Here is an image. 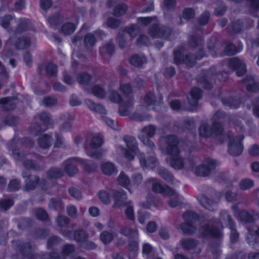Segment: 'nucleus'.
I'll use <instances>...</instances> for the list:
<instances>
[{
  "mask_svg": "<svg viewBox=\"0 0 259 259\" xmlns=\"http://www.w3.org/2000/svg\"><path fill=\"white\" fill-rule=\"evenodd\" d=\"M159 175L168 183L174 184V178L172 175L166 168L160 167L158 169Z\"/></svg>",
  "mask_w": 259,
  "mask_h": 259,
  "instance_id": "58836bf2",
  "label": "nucleus"
},
{
  "mask_svg": "<svg viewBox=\"0 0 259 259\" xmlns=\"http://www.w3.org/2000/svg\"><path fill=\"white\" fill-rule=\"evenodd\" d=\"M103 143L102 138L98 135H94L90 143V147L84 148L87 154L96 159H100L102 157V153L96 149L100 147Z\"/></svg>",
  "mask_w": 259,
  "mask_h": 259,
  "instance_id": "4468645a",
  "label": "nucleus"
},
{
  "mask_svg": "<svg viewBox=\"0 0 259 259\" xmlns=\"http://www.w3.org/2000/svg\"><path fill=\"white\" fill-rule=\"evenodd\" d=\"M27 148L32 146L33 145V142L27 138H23L21 140L18 139H13L7 144V148L12 150V156L16 161L22 162L24 167L27 169L38 170L40 169V166L35 162L33 160L29 159V158H34L40 160L41 156L37 154L30 153L26 154L20 149H16L19 145Z\"/></svg>",
  "mask_w": 259,
  "mask_h": 259,
  "instance_id": "f03ea898",
  "label": "nucleus"
},
{
  "mask_svg": "<svg viewBox=\"0 0 259 259\" xmlns=\"http://www.w3.org/2000/svg\"><path fill=\"white\" fill-rule=\"evenodd\" d=\"M222 217L224 216L223 215H225L228 218L229 227L230 230V238L231 242L233 243L236 242L238 239L239 235L235 228V224L234 221L225 212H222Z\"/></svg>",
  "mask_w": 259,
  "mask_h": 259,
  "instance_id": "c85d7f7f",
  "label": "nucleus"
},
{
  "mask_svg": "<svg viewBox=\"0 0 259 259\" xmlns=\"http://www.w3.org/2000/svg\"><path fill=\"white\" fill-rule=\"evenodd\" d=\"M220 67H212L210 68V70L209 72L207 73V75L210 74L212 76V77L213 78V76H217V77L220 80H225L227 78L228 76V73L226 72H224V74L225 76L224 77V79L221 78L220 76L221 73V70H220Z\"/></svg>",
  "mask_w": 259,
  "mask_h": 259,
  "instance_id": "5fc2aeb1",
  "label": "nucleus"
},
{
  "mask_svg": "<svg viewBox=\"0 0 259 259\" xmlns=\"http://www.w3.org/2000/svg\"><path fill=\"white\" fill-rule=\"evenodd\" d=\"M52 137L48 134H44L38 139V144L41 148H49L52 145Z\"/></svg>",
  "mask_w": 259,
  "mask_h": 259,
  "instance_id": "72a5a7b5",
  "label": "nucleus"
},
{
  "mask_svg": "<svg viewBox=\"0 0 259 259\" xmlns=\"http://www.w3.org/2000/svg\"><path fill=\"white\" fill-rule=\"evenodd\" d=\"M197 199L201 206L210 211L215 210L219 202V197L211 200L204 194L199 195Z\"/></svg>",
  "mask_w": 259,
  "mask_h": 259,
  "instance_id": "5701e85b",
  "label": "nucleus"
},
{
  "mask_svg": "<svg viewBox=\"0 0 259 259\" xmlns=\"http://www.w3.org/2000/svg\"><path fill=\"white\" fill-rule=\"evenodd\" d=\"M114 198L115 205L118 207L125 206V214L128 219L133 221L135 219L134 211L132 202L126 201V195L123 190H114L112 192Z\"/></svg>",
  "mask_w": 259,
  "mask_h": 259,
  "instance_id": "6e6552de",
  "label": "nucleus"
},
{
  "mask_svg": "<svg viewBox=\"0 0 259 259\" xmlns=\"http://www.w3.org/2000/svg\"><path fill=\"white\" fill-rule=\"evenodd\" d=\"M166 196L171 197L168 201V204L170 207H175L182 203V197L180 196L174 190V194L171 195H167Z\"/></svg>",
  "mask_w": 259,
  "mask_h": 259,
  "instance_id": "c03bdc74",
  "label": "nucleus"
},
{
  "mask_svg": "<svg viewBox=\"0 0 259 259\" xmlns=\"http://www.w3.org/2000/svg\"><path fill=\"white\" fill-rule=\"evenodd\" d=\"M76 28L75 25L71 22L64 23L61 28V32L65 35H70Z\"/></svg>",
  "mask_w": 259,
  "mask_h": 259,
  "instance_id": "a18cd8bd",
  "label": "nucleus"
},
{
  "mask_svg": "<svg viewBox=\"0 0 259 259\" xmlns=\"http://www.w3.org/2000/svg\"><path fill=\"white\" fill-rule=\"evenodd\" d=\"M85 103L88 108L92 111L99 113L101 114H106L107 111L105 108L101 105L97 104L90 99L85 100Z\"/></svg>",
  "mask_w": 259,
  "mask_h": 259,
  "instance_id": "c756f323",
  "label": "nucleus"
},
{
  "mask_svg": "<svg viewBox=\"0 0 259 259\" xmlns=\"http://www.w3.org/2000/svg\"><path fill=\"white\" fill-rule=\"evenodd\" d=\"M119 90L124 96V99L119 105V114L122 116H128L131 113L134 106L132 87L130 83L121 84Z\"/></svg>",
  "mask_w": 259,
  "mask_h": 259,
  "instance_id": "0eeeda50",
  "label": "nucleus"
},
{
  "mask_svg": "<svg viewBox=\"0 0 259 259\" xmlns=\"http://www.w3.org/2000/svg\"><path fill=\"white\" fill-rule=\"evenodd\" d=\"M78 158H79L73 157L69 158L63 163L64 170L68 175L72 176L77 172L78 169L75 164V161H78Z\"/></svg>",
  "mask_w": 259,
  "mask_h": 259,
  "instance_id": "bb28decb",
  "label": "nucleus"
},
{
  "mask_svg": "<svg viewBox=\"0 0 259 259\" xmlns=\"http://www.w3.org/2000/svg\"><path fill=\"white\" fill-rule=\"evenodd\" d=\"M60 120L62 121L59 126L60 131L65 133L69 132L74 120L73 115L69 113H63L60 116Z\"/></svg>",
  "mask_w": 259,
  "mask_h": 259,
  "instance_id": "4be33fe9",
  "label": "nucleus"
},
{
  "mask_svg": "<svg viewBox=\"0 0 259 259\" xmlns=\"http://www.w3.org/2000/svg\"><path fill=\"white\" fill-rule=\"evenodd\" d=\"M40 123H36L30 128V133L32 135L37 136L40 133L45 132L50 125L52 124L50 115L46 112L39 114L38 117Z\"/></svg>",
  "mask_w": 259,
  "mask_h": 259,
  "instance_id": "f8f14e48",
  "label": "nucleus"
},
{
  "mask_svg": "<svg viewBox=\"0 0 259 259\" xmlns=\"http://www.w3.org/2000/svg\"><path fill=\"white\" fill-rule=\"evenodd\" d=\"M210 249L215 259H217L221 253L220 244L219 243H216L211 244Z\"/></svg>",
  "mask_w": 259,
  "mask_h": 259,
  "instance_id": "338daca9",
  "label": "nucleus"
},
{
  "mask_svg": "<svg viewBox=\"0 0 259 259\" xmlns=\"http://www.w3.org/2000/svg\"><path fill=\"white\" fill-rule=\"evenodd\" d=\"M179 140L173 135L161 137L159 148L163 153L168 156L167 161L175 169H181L184 166V159L180 154Z\"/></svg>",
  "mask_w": 259,
  "mask_h": 259,
  "instance_id": "7ed1b4c3",
  "label": "nucleus"
},
{
  "mask_svg": "<svg viewBox=\"0 0 259 259\" xmlns=\"http://www.w3.org/2000/svg\"><path fill=\"white\" fill-rule=\"evenodd\" d=\"M185 223L181 225L180 228L184 234L191 235L195 233L196 228L192 225L198 219V215L191 210L186 211L183 215Z\"/></svg>",
  "mask_w": 259,
  "mask_h": 259,
  "instance_id": "9b49d317",
  "label": "nucleus"
},
{
  "mask_svg": "<svg viewBox=\"0 0 259 259\" xmlns=\"http://www.w3.org/2000/svg\"><path fill=\"white\" fill-rule=\"evenodd\" d=\"M147 183L152 185V190L154 192L162 194L165 196L174 194L171 188L167 185H162L158 179L151 178L147 180Z\"/></svg>",
  "mask_w": 259,
  "mask_h": 259,
  "instance_id": "f3484780",
  "label": "nucleus"
},
{
  "mask_svg": "<svg viewBox=\"0 0 259 259\" xmlns=\"http://www.w3.org/2000/svg\"><path fill=\"white\" fill-rule=\"evenodd\" d=\"M78 162L83 165L85 170L87 172H93L98 167L97 164L92 161H89L80 158H78Z\"/></svg>",
  "mask_w": 259,
  "mask_h": 259,
  "instance_id": "ea45409f",
  "label": "nucleus"
},
{
  "mask_svg": "<svg viewBox=\"0 0 259 259\" xmlns=\"http://www.w3.org/2000/svg\"><path fill=\"white\" fill-rule=\"evenodd\" d=\"M219 165L218 161L210 158H206L201 165L196 168L195 174L198 176H207Z\"/></svg>",
  "mask_w": 259,
  "mask_h": 259,
  "instance_id": "dca6fc26",
  "label": "nucleus"
},
{
  "mask_svg": "<svg viewBox=\"0 0 259 259\" xmlns=\"http://www.w3.org/2000/svg\"><path fill=\"white\" fill-rule=\"evenodd\" d=\"M199 84L206 89H210L212 87L211 78L207 76L200 78L198 80Z\"/></svg>",
  "mask_w": 259,
  "mask_h": 259,
  "instance_id": "e2e57ef3",
  "label": "nucleus"
},
{
  "mask_svg": "<svg viewBox=\"0 0 259 259\" xmlns=\"http://www.w3.org/2000/svg\"><path fill=\"white\" fill-rule=\"evenodd\" d=\"M202 96V91L197 88H193L190 92L189 95L187 97L189 104L193 108H196L198 106V101Z\"/></svg>",
  "mask_w": 259,
  "mask_h": 259,
  "instance_id": "393cba45",
  "label": "nucleus"
},
{
  "mask_svg": "<svg viewBox=\"0 0 259 259\" xmlns=\"http://www.w3.org/2000/svg\"><path fill=\"white\" fill-rule=\"evenodd\" d=\"M222 101L224 105L232 109H236L238 108L242 102L240 99H234L232 98L223 99Z\"/></svg>",
  "mask_w": 259,
  "mask_h": 259,
  "instance_id": "e433bc0d",
  "label": "nucleus"
},
{
  "mask_svg": "<svg viewBox=\"0 0 259 259\" xmlns=\"http://www.w3.org/2000/svg\"><path fill=\"white\" fill-rule=\"evenodd\" d=\"M61 233L64 237L70 240H75L78 242H85L87 239L86 233L83 230H78L74 232L68 230H62Z\"/></svg>",
  "mask_w": 259,
  "mask_h": 259,
  "instance_id": "412c9836",
  "label": "nucleus"
},
{
  "mask_svg": "<svg viewBox=\"0 0 259 259\" xmlns=\"http://www.w3.org/2000/svg\"><path fill=\"white\" fill-rule=\"evenodd\" d=\"M57 103V99L55 97H46L43 100V103L44 105L48 107H51L55 106Z\"/></svg>",
  "mask_w": 259,
  "mask_h": 259,
  "instance_id": "774afa93",
  "label": "nucleus"
},
{
  "mask_svg": "<svg viewBox=\"0 0 259 259\" xmlns=\"http://www.w3.org/2000/svg\"><path fill=\"white\" fill-rule=\"evenodd\" d=\"M114 237L113 234L107 231H104L100 234V240L104 244L110 243Z\"/></svg>",
  "mask_w": 259,
  "mask_h": 259,
  "instance_id": "8fccbe9b",
  "label": "nucleus"
},
{
  "mask_svg": "<svg viewBox=\"0 0 259 259\" xmlns=\"http://www.w3.org/2000/svg\"><path fill=\"white\" fill-rule=\"evenodd\" d=\"M232 208L233 210L234 216L239 220L245 223L253 222L254 219L252 214L244 210L239 211L237 205L232 206Z\"/></svg>",
  "mask_w": 259,
  "mask_h": 259,
  "instance_id": "b1692460",
  "label": "nucleus"
},
{
  "mask_svg": "<svg viewBox=\"0 0 259 259\" xmlns=\"http://www.w3.org/2000/svg\"><path fill=\"white\" fill-rule=\"evenodd\" d=\"M114 45L112 41L106 43L100 48V54L103 57L106 55L111 57L114 53Z\"/></svg>",
  "mask_w": 259,
  "mask_h": 259,
  "instance_id": "2f4dec72",
  "label": "nucleus"
},
{
  "mask_svg": "<svg viewBox=\"0 0 259 259\" xmlns=\"http://www.w3.org/2000/svg\"><path fill=\"white\" fill-rule=\"evenodd\" d=\"M156 127L153 124H149L145 126L142 128L138 135V138L145 146L151 149L155 148L154 143L150 140V138L154 137L156 133Z\"/></svg>",
  "mask_w": 259,
  "mask_h": 259,
  "instance_id": "ddd939ff",
  "label": "nucleus"
},
{
  "mask_svg": "<svg viewBox=\"0 0 259 259\" xmlns=\"http://www.w3.org/2000/svg\"><path fill=\"white\" fill-rule=\"evenodd\" d=\"M137 21L139 23L146 26L152 24L149 30V35L153 37H159L168 39L172 34V30L167 26L159 27L156 22L155 17H138Z\"/></svg>",
  "mask_w": 259,
  "mask_h": 259,
  "instance_id": "423d86ee",
  "label": "nucleus"
},
{
  "mask_svg": "<svg viewBox=\"0 0 259 259\" xmlns=\"http://www.w3.org/2000/svg\"><path fill=\"white\" fill-rule=\"evenodd\" d=\"M229 67L236 72L238 76L243 75L246 71V64L244 61L237 57H233L228 60Z\"/></svg>",
  "mask_w": 259,
  "mask_h": 259,
  "instance_id": "6ab92c4d",
  "label": "nucleus"
},
{
  "mask_svg": "<svg viewBox=\"0 0 259 259\" xmlns=\"http://www.w3.org/2000/svg\"><path fill=\"white\" fill-rule=\"evenodd\" d=\"M64 21L63 16L59 13L49 17L48 19V23L54 29H57L59 25Z\"/></svg>",
  "mask_w": 259,
  "mask_h": 259,
  "instance_id": "7c9ffc66",
  "label": "nucleus"
},
{
  "mask_svg": "<svg viewBox=\"0 0 259 259\" xmlns=\"http://www.w3.org/2000/svg\"><path fill=\"white\" fill-rule=\"evenodd\" d=\"M139 31V27L137 25L133 24L125 27L123 32H124L126 35H129L132 37H135L138 35Z\"/></svg>",
  "mask_w": 259,
  "mask_h": 259,
  "instance_id": "3c124183",
  "label": "nucleus"
},
{
  "mask_svg": "<svg viewBox=\"0 0 259 259\" xmlns=\"http://www.w3.org/2000/svg\"><path fill=\"white\" fill-rule=\"evenodd\" d=\"M117 181L119 185L126 188L130 184V179L124 172H121L117 178Z\"/></svg>",
  "mask_w": 259,
  "mask_h": 259,
  "instance_id": "4d7b16f0",
  "label": "nucleus"
},
{
  "mask_svg": "<svg viewBox=\"0 0 259 259\" xmlns=\"http://www.w3.org/2000/svg\"><path fill=\"white\" fill-rule=\"evenodd\" d=\"M222 131V125L220 123H217L215 121L213 122L212 126L205 122H203L199 129L200 136L205 138L209 137L213 134L215 135H221Z\"/></svg>",
  "mask_w": 259,
  "mask_h": 259,
  "instance_id": "2eb2a0df",
  "label": "nucleus"
},
{
  "mask_svg": "<svg viewBox=\"0 0 259 259\" xmlns=\"http://www.w3.org/2000/svg\"><path fill=\"white\" fill-rule=\"evenodd\" d=\"M242 48L243 45L242 44H239L238 49H237L232 44H229L225 48L224 53L225 55L228 56L234 55L240 52L242 50Z\"/></svg>",
  "mask_w": 259,
  "mask_h": 259,
  "instance_id": "a19ab883",
  "label": "nucleus"
},
{
  "mask_svg": "<svg viewBox=\"0 0 259 259\" xmlns=\"http://www.w3.org/2000/svg\"><path fill=\"white\" fill-rule=\"evenodd\" d=\"M13 245L17 247L20 254H14L12 259H65V256L71 255L75 251L73 245L66 244L62 248V254L53 252L50 254H39L35 252L36 246L29 243H24L20 240L12 242Z\"/></svg>",
  "mask_w": 259,
  "mask_h": 259,
  "instance_id": "f257e3e1",
  "label": "nucleus"
},
{
  "mask_svg": "<svg viewBox=\"0 0 259 259\" xmlns=\"http://www.w3.org/2000/svg\"><path fill=\"white\" fill-rule=\"evenodd\" d=\"M225 136L229 141L228 150L229 154L233 156L241 155L243 149L241 141L244 137L241 135L234 138L232 133H228Z\"/></svg>",
  "mask_w": 259,
  "mask_h": 259,
  "instance_id": "9d476101",
  "label": "nucleus"
},
{
  "mask_svg": "<svg viewBox=\"0 0 259 259\" xmlns=\"http://www.w3.org/2000/svg\"><path fill=\"white\" fill-rule=\"evenodd\" d=\"M102 171L104 174L107 175H111L112 174L117 173V169L113 163L107 162L103 164L101 166Z\"/></svg>",
  "mask_w": 259,
  "mask_h": 259,
  "instance_id": "37998d69",
  "label": "nucleus"
},
{
  "mask_svg": "<svg viewBox=\"0 0 259 259\" xmlns=\"http://www.w3.org/2000/svg\"><path fill=\"white\" fill-rule=\"evenodd\" d=\"M64 173L61 168L53 167L48 171L47 176L49 179H56L63 176Z\"/></svg>",
  "mask_w": 259,
  "mask_h": 259,
  "instance_id": "4c0bfd02",
  "label": "nucleus"
},
{
  "mask_svg": "<svg viewBox=\"0 0 259 259\" xmlns=\"http://www.w3.org/2000/svg\"><path fill=\"white\" fill-rule=\"evenodd\" d=\"M46 70L47 75L55 76L57 75L58 71L57 66L52 63H48L46 65Z\"/></svg>",
  "mask_w": 259,
  "mask_h": 259,
  "instance_id": "13d9d810",
  "label": "nucleus"
},
{
  "mask_svg": "<svg viewBox=\"0 0 259 259\" xmlns=\"http://www.w3.org/2000/svg\"><path fill=\"white\" fill-rule=\"evenodd\" d=\"M201 237L221 238L222 236V229L217 227L215 225L203 226L199 230Z\"/></svg>",
  "mask_w": 259,
  "mask_h": 259,
  "instance_id": "a211bd4d",
  "label": "nucleus"
},
{
  "mask_svg": "<svg viewBox=\"0 0 259 259\" xmlns=\"http://www.w3.org/2000/svg\"><path fill=\"white\" fill-rule=\"evenodd\" d=\"M127 6L123 4L117 5L114 10V15L119 17L123 15L126 11Z\"/></svg>",
  "mask_w": 259,
  "mask_h": 259,
  "instance_id": "0e129e2a",
  "label": "nucleus"
},
{
  "mask_svg": "<svg viewBox=\"0 0 259 259\" xmlns=\"http://www.w3.org/2000/svg\"><path fill=\"white\" fill-rule=\"evenodd\" d=\"M239 186L242 190H247L254 186V182L250 179H244L240 182Z\"/></svg>",
  "mask_w": 259,
  "mask_h": 259,
  "instance_id": "09e8293b",
  "label": "nucleus"
},
{
  "mask_svg": "<svg viewBox=\"0 0 259 259\" xmlns=\"http://www.w3.org/2000/svg\"><path fill=\"white\" fill-rule=\"evenodd\" d=\"M243 82L246 86L248 91L250 92H259V80L257 77L247 76L243 79Z\"/></svg>",
  "mask_w": 259,
  "mask_h": 259,
  "instance_id": "a878e982",
  "label": "nucleus"
},
{
  "mask_svg": "<svg viewBox=\"0 0 259 259\" xmlns=\"http://www.w3.org/2000/svg\"><path fill=\"white\" fill-rule=\"evenodd\" d=\"M96 39L95 35L93 33L87 34L84 38V44L85 47L88 49L92 47L95 44Z\"/></svg>",
  "mask_w": 259,
  "mask_h": 259,
  "instance_id": "603ef678",
  "label": "nucleus"
},
{
  "mask_svg": "<svg viewBox=\"0 0 259 259\" xmlns=\"http://www.w3.org/2000/svg\"><path fill=\"white\" fill-rule=\"evenodd\" d=\"M0 104H3V109L7 110H12L15 107V103L10 97L2 98L0 100Z\"/></svg>",
  "mask_w": 259,
  "mask_h": 259,
  "instance_id": "49530a36",
  "label": "nucleus"
},
{
  "mask_svg": "<svg viewBox=\"0 0 259 259\" xmlns=\"http://www.w3.org/2000/svg\"><path fill=\"white\" fill-rule=\"evenodd\" d=\"M49 207L59 210L61 209L63 206L62 202L60 198H52L49 203Z\"/></svg>",
  "mask_w": 259,
  "mask_h": 259,
  "instance_id": "052dcab7",
  "label": "nucleus"
},
{
  "mask_svg": "<svg viewBox=\"0 0 259 259\" xmlns=\"http://www.w3.org/2000/svg\"><path fill=\"white\" fill-rule=\"evenodd\" d=\"M183 49V48L179 49L174 52V61L176 64L184 63L187 65L192 67L195 64L196 60H200L205 56L203 50L201 49L199 54L195 57L191 54H188L184 57Z\"/></svg>",
  "mask_w": 259,
  "mask_h": 259,
  "instance_id": "1a4fd4ad",
  "label": "nucleus"
},
{
  "mask_svg": "<svg viewBox=\"0 0 259 259\" xmlns=\"http://www.w3.org/2000/svg\"><path fill=\"white\" fill-rule=\"evenodd\" d=\"M98 197L100 201L105 204H108L111 202L110 195L105 190L100 191L98 193Z\"/></svg>",
  "mask_w": 259,
  "mask_h": 259,
  "instance_id": "bf43d9fd",
  "label": "nucleus"
},
{
  "mask_svg": "<svg viewBox=\"0 0 259 259\" xmlns=\"http://www.w3.org/2000/svg\"><path fill=\"white\" fill-rule=\"evenodd\" d=\"M130 63L135 67H140L144 63H146V59L144 56H140L139 55H134L130 60Z\"/></svg>",
  "mask_w": 259,
  "mask_h": 259,
  "instance_id": "de8ad7c7",
  "label": "nucleus"
},
{
  "mask_svg": "<svg viewBox=\"0 0 259 259\" xmlns=\"http://www.w3.org/2000/svg\"><path fill=\"white\" fill-rule=\"evenodd\" d=\"M144 102L149 110L155 109V107L159 103L155 99L154 95L151 93H148L146 95L144 98Z\"/></svg>",
  "mask_w": 259,
  "mask_h": 259,
  "instance_id": "473e14b6",
  "label": "nucleus"
},
{
  "mask_svg": "<svg viewBox=\"0 0 259 259\" xmlns=\"http://www.w3.org/2000/svg\"><path fill=\"white\" fill-rule=\"evenodd\" d=\"M35 214L36 218L40 221H45L48 218L46 211L41 208H38L35 210Z\"/></svg>",
  "mask_w": 259,
  "mask_h": 259,
  "instance_id": "69168bd1",
  "label": "nucleus"
},
{
  "mask_svg": "<svg viewBox=\"0 0 259 259\" xmlns=\"http://www.w3.org/2000/svg\"><path fill=\"white\" fill-rule=\"evenodd\" d=\"M181 243L182 248L185 250L193 249L198 244L197 240L191 238L183 239Z\"/></svg>",
  "mask_w": 259,
  "mask_h": 259,
  "instance_id": "c9c22d12",
  "label": "nucleus"
},
{
  "mask_svg": "<svg viewBox=\"0 0 259 259\" xmlns=\"http://www.w3.org/2000/svg\"><path fill=\"white\" fill-rule=\"evenodd\" d=\"M123 235L130 238L137 239L139 236L138 230L136 228L132 229L126 226L122 227L120 231Z\"/></svg>",
  "mask_w": 259,
  "mask_h": 259,
  "instance_id": "f704fd0d",
  "label": "nucleus"
},
{
  "mask_svg": "<svg viewBox=\"0 0 259 259\" xmlns=\"http://www.w3.org/2000/svg\"><path fill=\"white\" fill-rule=\"evenodd\" d=\"M92 93L96 97L103 99L106 97L105 91L100 86L94 85L92 90Z\"/></svg>",
  "mask_w": 259,
  "mask_h": 259,
  "instance_id": "6e6d98bb",
  "label": "nucleus"
},
{
  "mask_svg": "<svg viewBox=\"0 0 259 259\" xmlns=\"http://www.w3.org/2000/svg\"><path fill=\"white\" fill-rule=\"evenodd\" d=\"M29 25L30 21L28 19L24 18L18 20L14 35L10 37L6 43L2 54L3 59L12 56L14 54L13 49H24L30 45V39L27 37L18 38L16 40L17 34L27 30Z\"/></svg>",
  "mask_w": 259,
  "mask_h": 259,
  "instance_id": "39448f33",
  "label": "nucleus"
},
{
  "mask_svg": "<svg viewBox=\"0 0 259 259\" xmlns=\"http://www.w3.org/2000/svg\"><path fill=\"white\" fill-rule=\"evenodd\" d=\"M13 16L11 15H6L4 17H1V25L8 31H10L11 30L10 25L13 21Z\"/></svg>",
  "mask_w": 259,
  "mask_h": 259,
  "instance_id": "79ce46f5",
  "label": "nucleus"
},
{
  "mask_svg": "<svg viewBox=\"0 0 259 259\" xmlns=\"http://www.w3.org/2000/svg\"><path fill=\"white\" fill-rule=\"evenodd\" d=\"M243 28V22L240 20L234 22L229 26V30L235 33L240 32Z\"/></svg>",
  "mask_w": 259,
  "mask_h": 259,
  "instance_id": "864d4df0",
  "label": "nucleus"
},
{
  "mask_svg": "<svg viewBox=\"0 0 259 259\" xmlns=\"http://www.w3.org/2000/svg\"><path fill=\"white\" fill-rule=\"evenodd\" d=\"M258 229H256V227L254 226L247 228L248 232L246 236V240L249 245L255 249L256 248L255 246L256 237L257 236H259V234L257 233Z\"/></svg>",
  "mask_w": 259,
  "mask_h": 259,
  "instance_id": "cd10ccee",
  "label": "nucleus"
},
{
  "mask_svg": "<svg viewBox=\"0 0 259 259\" xmlns=\"http://www.w3.org/2000/svg\"><path fill=\"white\" fill-rule=\"evenodd\" d=\"M127 148L123 146L118 145L116 151L122 154L128 160H133L135 158L134 155L139 156V159L141 166L145 168H153L157 164V161L154 157H150L147 159L145 158V155L141 153L138 148V143L136 139L132 136H125L123 138Z\"/></svg>",
  "mask_w": 259,
  "mask_h": 259,
  "instance_id": "20e7f679",
  "label": "nucleus"
},
{
  "mask_svg": "<svg viewBox=\"0 0 259 259\" xmlns=\"http://www.w3.org/2000/svg\"><path fill=\"white\" fill-rule=\"evenodd\" d=\"M39 179L38 177L34 176L27 178L25 181L26 184L24 187L25 191L33 190L38 185H40L41 188L45 191L48 189L46 180H43L39 183Z\"/></svg>",
  "mask_w": 259,
  "mask_h": 259,
  "instance_id": "aec40b11",
  "label": "nucleus"
},
{
  "mask_svg": "<svg viewBox=\"0 0 259 259\" xmlns=\"http://www.w3.org/2000/svg\"><path fill=\"white\" fill-rule=\"evenodd\" d=\"M91 79V76L89 74L85 73L79 74L77 77L78 82L83 85H87Z\"/></svg>",
  "mask_w": 259,
  "mask_h": 259,
  "instance_id": "680f3d73",
  "label": "nucleus"
}]
</instances>
